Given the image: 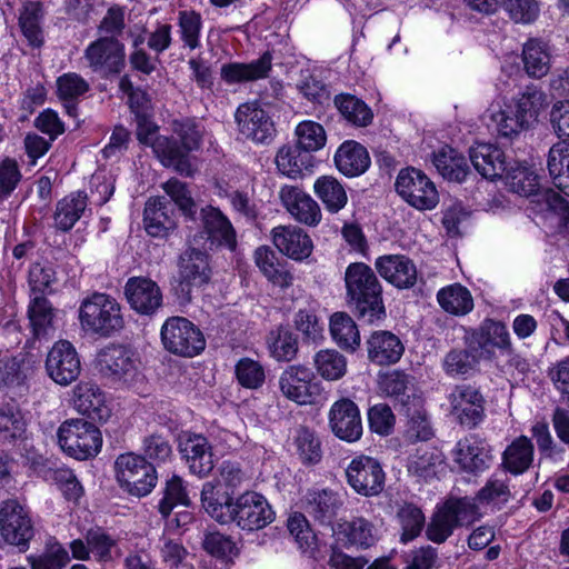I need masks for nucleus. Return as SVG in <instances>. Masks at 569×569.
Returning <instances> with one entry per match:
<instances>
[{
    "instance_id": "nucleus-14",
    "label": "nucleus",
    "mask_w": 569,
    "mask_h": 569,
    "mask_svg": "<svg viewBox=\"0 0 569 569\" xmlns=\"http://www.w3.org/2000/svg\"><path fill=\"white\" fill-rule=\"evenodd\" d=\"M348 485L365 497L378 496L385 488L386 475L380 462L369 456L353 458L346 469Z\"/></svg>"
},
{
    "instance_id": "nucleus-58",
    "label": "nucleus",
    "mask_w": 569,
    "mask_h": 569,
    "mask_svg": "<svg viewBox=\"0 0 569 569\" xmlns=\"http://www.w3.org/2000/svg\"><path fill=\"white\" fill-rule=\"evenodd\" d=\"M178 28L184 47L194 50L200 47L202 29L201 14L194 10H182L178 13Z\"/></svg>"
},
{
    "instance_id": "nucleus-8",
    "label": "nucleus",
    "mask_w": 569,
    "mask_h": 569,
    "mask_svg": "<svg viewBox=\"0 0 569 569\" xmlns=\"http://www.w3.org/2000/svg\"><path fill=\"white\" fill-rule=\"evenodd\" d=\"M161 340L168 351L183 357H194L206 347L200 329L183 317H170L164 321Z\"/></svg>"
},
{
    "instance_id": "nucleus-45",
    "label": "nucleus",
    "mask_w": 569,
    "mask_h": 569,
    "mask_svg": "<svg viewBox=\"0 0 569 569\" xmlns=\"http://www.w3.org/2000/svg\"><path fill=\"white\" fill-rule=\"evenodd\" d=\"M480 362L478 357L466 346V349H451L442 359V369L450 378H465L471 376Z\"/></svg>"
},
{
    "instance_id": "nucleus-47",
    "label": "nucleus",
    "mask_w": 569,
    "mask_h": 569,
    "mask_svg": "<svg viewBox=\"0 0 569 569\" xmlns=\"http://www.w3.org/2000/svg\"><path fill=\"white\" fill-rule=\"evenodd\" d=\"M54 309L49 300L42 296H36L29 305L28 317L36 338H42L53 329Z\"/></svg>"
},
{
    "instance_id": "nucleus-38",
    "label": "nucleus",
    "mask_w": 569,
    "mask_h": 569,
    "mask_svg": "<svg viewBox=\"0 0 569 569\" xmlns=\"http://www.w3.org/2000/svg\"><path fill=\"white\" fill-rule=\"evenodd\" d=\"M316 196L327 211L337 213L348 203V194L342 183L332 176H321L313 184Z\"/></svg>"
},
{
    "instance_id": "nucleus-44",
    "label": "nucleus",
    "mask_w": 569,
    "mask_h": 569,
    "mask_svg": "<svg viewBox=\"0 0 569 569\" xmlns=\"http://www.w3.org/2000/svg\"><path fill=\"white\" fill-rule=\"evenodd\" d=\"M330 333L341 349L355 351L360 346L358 327L346 312H336L331 316Z\"/></svg>"
},
{
    "instance_id": "nucleus-6",
    "label": "nucleus",
    "mask_w": 569,
    "mask_h": 569,
    "mask_svg": "<svg viewBox=\"0 0 569 569\" xmlns=\"http://www.w3.org/2000/svg\"><path fill=\"white\" fill-rule=\"evenodd\" d=\"M34 536L33 522L29 510L16 499L0 503V538L4 543L24 552Z\"/></svg>"
},
{
    "instance_id": "nucleus-20",
    "label": "nucleus",
    "mask_w": 569,
    "mask_h": 569,
    "mask_svg": "<svg viewBox=\"0 0 569 569\" xmlns=\"http://www.w3.org/2000/svg\"><path fill=\"white\" fill-rule=\"evenodd\" d=\"M329 426L341 440H359L362 436V421L358 406L347 398L336 401L329 411Z\"/></svg>"
},
{
    "instance_id": "nucleus-57",
    "label": "nucleus",
    "mask_w": 569,
    "mask_h": 569,
    "mask_svg": "<svg viewBox=\"0 0 569 569\" xmlns=\"http://www.w3.org/2000/svg\"><path fill=\"white\" fill-rule=\"evenodd\" d=\"M190 505V498L181 477L173 475L167 480L163 497L159 502V512L167 518L174 507Z\"/></svg>"
},
{
    "instance_id": "nucleus-2",
    "label": "nucleus",
    "mask_w": 569,
    "mask_h": 569,
    "mask_svg": "<svg viewBox=\"0 0 569 569\" xmlns=\"http://www.w3.org/2000/svg\"><path fill=\"white\" fill-rule=\"evenodd\" d=\"M81 328L100 337H111L124 328L122 307L118 300L102 292L83 299L79 308Z\"/></svg>"
},
{
    "instance_id": "nucleus-64",
    "label": "nucleus",
    "mask_w": 569,
    "mask_h": 569,
    "mask_svg": "<svg viewBox=\"0 0 569 569\" xmlns=\"http://www.w3.org/2000/svg\"><path fill=\"white\" fill-rule=\"evenodd\" d=\"M547 167L552 183L558 187V179L569 171V142L563 140L555 143L548 153Z\"/></svg>"
},
{
    "instance_id": "nucleus-27",
    "label": "nucleus",
    "mask_w": 569,
    "mask_h": 569,
    "mask_svg": "<svg viewBox=\"0 0 569 569\" xmlns=\"http://www.w3.org/2000/svg\"><path fill=\"white\" fill-rule=\"evenodd\" d=\"M272 66V56L264 52L249 63L229 62L220 68V77L227 84L257 81L268 77Z\"/></svg>"
},
{
    "instance_id": "nucleus-25",
    "label": "nucleus",
    "mask_w": 569,
    "mask_h": 569,
    "mask_svg": "<svg viewBox=\"0 0 569 569\" xmlns=\"http://www.w3.org/2000/svg\"><path fill=\"white\" fill-rule=\"evenodd\" d=\"M377 272L399 289L412 288L417 282V268L405 254H385L375 261Z\"/></svg>"
},
{
    "instance_id": "nucleus-37",
    "label": "nucleus",
    "mask_w": 569,
    "mask_h": 569,
    "mask_svg": "<svg viewBox=\"0 0 569 569\" xmlns=\"http://www.w3.org/2000/svg\"><path fill=\"white\" fill-rule=\"evenodd\" d=\"M74 406L79 412L92 419H102L108 413L103 392L91 382L78 385L74 392Z\"/></svg>"
},
{
    "instance_id": "nucleus-34",
    "label": "nucleus",
    "mask_w": 569,
    "mask_h": 569,
    "mask_svg": "<svg viewBox=\"0 0 569 569\" xmlns=\"http://www.w3.org/2000/svg\"><path fill=\"white\" fill-rule=\"evenodd\" d=\"M335 107L345 121L356 128H365L372 123L373 112L361 99L349 93H340L335 97Z\"/></svg>"
},
{
    "instance_id": "nucleus-16",
    "label": "nucleus",
    "mask_w": 569,
    "mask_h": 569,
    "mask_svg": "<svg viewBox=\"0 0 569 569\" xmlns=\"http://www.w3.org/2000/svg\"><path fill=\"white\" fill-rule=\"evenodd\" d=\"M44 367L49 378L60 386L71 385L81 373L79 355L68 340H59L50 348Z\"/></svg>"
},
{
    "instance_id": "nucleus-43",
    "label": "nucleus",
    "mask_w": 569,
    "mask_h": 569,
    "mask_svg": "<svg viewBox=\"0 0 569 569\" xmlns=\"http://www.w3.org/2000/svg\"><path fill=\"white\" fill-rule=\"evenodd\" d=\"M31 362L27 353H18L0 360V386L3 389H14L27 380Z\"/></svg>"
},
{
    "instance_id": "nucleus-35",
    "label": "nucleus",
    "mask_w": 569,
    "mask_h": 569,
    "mask_svg": "<svg viewBox=\"0 0 569 569\" xmlns=\"http://www.w3.org/2000/svg\"><path fill=\"white\" fill-rule=\"evenodd\" d=\"M533 461V445L526 436L516 438L503 451L502 466L512 475L527 471Z\"/></svg>"
},
{
    "instance_id": "nucleus-59",
    "label": "nucleus",
    "mask_w": 569,
    "mask_h": 569,
    "mask_svg": "<svg viewBox=\"0 0 569 569\" xmlns=\"http://www.w3.org/2000/svg\"><path fill=\"white\" fill-rule=\"evenodd\" d=\"M27 560L31 569H63L70 561L67 549L58 541L48 543L40 556L30 555Z\"/></svg>"
},
{
    "instance_id": "nucleus-24",
    "label": "nucleus",
    "mask_w": 569,
    "mask_h": 569,
    "mask_svg": "<svg viewBox=\"0 0 569 569\" xmlns=\"http://www.w3.org/2000/svg\"><path fill=\"white\" fill-rule=\"evenodd\" d=\"M279 198L296 221L309 227H315L321 221L319 204L302 189L283 186L279 191Z\"/></svg>"
},
{
    "instance_id": "nucleus-51",
    "label": "nucleus",
    "mask_w": 569,
    "mask_h": 569,
    "mask_svg": "<svg viewBox=\"0 0 569 569\" xmlns=\"http://www.w3.org/2000/svg\"><path fill=\"white\" fill-rule=\"evenodd\" d=\"M298 146H282L276 154V164L279 172L289 178H297L308 167L310 156Z\"/></svg>"
},
{
    "instance_id": "nucleus-56",
    "label": "nucleus",
    "mask_w": 569,
    "mask_h": 569,
    "mask_svg": "<svg viewBox=\"0 0 569 569\" xmlns=\"http://www.w3.org/2000/svg\"><path fill=\"white\" fill-rule=\"evenodd\" d=\"M457 527L470 526L481 513L473 498H450L442 505Z\"/></svg>"
},
{
    "instance_id": "nucleus-31",
    "label": "nucleus",
    "mask_w": 569,
    "mask_h": 569,
    "mask_svg": "<svg viewBox=\"0 0 569 569\" xmlns=\"http://www.w3.org/2000/svg\"><path fill=\"white\" fill-rule=\"evenodd\" d=\"M220 483L207 481L203 483L200 500L204 511L220 523L231 522L233 500L229 491H222Z\"/></svg>"
},
{
    "instance_id": "nucleus-10",
    "label": "nucleus",
    "mask_w": 569,
    "mask_h": 569,
    "mask_svg": "<svg viewBox=\"0 0 569 569\" xmlns=\"http://www.w3.org/2000/svg\"><path fill=\"white\" fill-rule=\"evenodd\" d=\"M138 365L134 352L123 346L106 347L97 357V368L103 377L128 387H134L142 380Z\"/></svg>"
},
{
    "instance_id": "nucleus-7",
    "label": "nucleus",
    "mask_w": 569,
    "mask_h": 569,
    "mask_svg": "<svg viewBox=\"0 0 569 569\" xmlns=\"http://www.w3.org/2000/svg\"><path fill=\"white\" fill-rule=\"evenodd\" d=\"M117 479L130 495L147 496L157 483L156 468L144 457L128 452L116 460Z\"/></svg>"
},
{
    "instance_id": "nucleus-48",
    "label": "nucleus",
    "mask_w": 569,
    "mask_h": 569,
    "mask_svg": "<svg viewBox=\"0 0 569 569\" xmlns=\"http://www.w3.org/2000/svg\"><path fill=\"white\" fill-rule=\"evenodd\" d=\"M528 127L537 121L540 112L548 106L545 92L537 87H527L511 104Z\"/></svg>"
},
{
    "instance_id": "nucleus-4",
    "label": "nucleus",
    "mask_w": 569,
    "mask_h": 569,
    "mask_svg": "<svg viewBox=\"0 0 569 569\" xmlns=\"http://www.w3.org/2000/svg\"><path fill=\"white\" fill-rule=\"evenodd\" d=\"M157 127L146 117H138L137 138L152 148L160 162L168 168H173L182 176L191 177L194 172L191 159L178 147V141L156 133Z\"/></svg>"
},
{
    "instance_id": "nucleus-39",
    "label": "nucleus",
    "mask_w": 569,
    "mask_h": 569,
    "mask_svg": "<svg viewBox=\"0 0 569 569\" xmlns=\"http://www.w3.org/2000/svg\"><path fill=\"white\" fill-rule=\"evenodd\" d=\"M87 194L71 193L61 199L56 207L54 226L61 231H69L81 218L87 208Z\"/></svg>"
},
{
    "instance_id": "nucleus-52",
    "label": "nucleus",
    "mask_w": 569,
    "mask_h": 569,
    "mask_svg": "<svg viewBox=\"0 0 569 569\" xmlns=\"http://www.w3.org/2000/svg\"><path fill=\"white\" fill-rule=\"evenodd\" d=\"M42 19V6L40 2H27L19 17V24L23 36L32 47H41L43 43L40 21Z\"/></svg>"
},
{
    "instance_id": "nucleus-21",
    "label": "nucleus",
    "mask_w": 569,
    "mask_h": 569,
    "mask_svg": "<svg viewBox=\"0 0 569 569\" xmlns=\"http://www.w3.org/2000/svg\"><path fill=\"white\" fill-rule=\"evenodd\" d=\"M200 219L210 248H227L233 251L237 247L236 230L219 208L206 206L200 211Z\"/></svg>"
},
{
    "instance_id": "nucleus-26",
    "label": "nucleus",
    "mask_w": 569,
    "mask_h": 569,
    "mask_svg": "<svg viewBox=\"0 0 569 569\" xmlns=\"http://www.w3.org/2000/svg\"><path fill=\"white\" fill-rule=\"evenodd\" d=\"M180 452L189 471L200 478L214 468L212 447L202 435H187L180 441Z\"/></svg>"
},
{
    "instance_id": "nucleus-11",
    "label": "nucleus",
    "mask_w": 569,
    "mask_h": 569,
    "mask_svg": "<svg viewBox=\"0 0 569 569\" xmlns=\"http://www.w3.org/2000/svg\"><path fill=\"white\" fill-rule=\"evenodd\" d=\"M398 194L418 210H432L439 202L435 183L420 170L406 168L400 170L396 180Z\"/></svg>"
},
{
    "instance_id": "nucleus-22",
    "label": "nucleus",
    "mask_w": 569,
    "mask_h": 569,
    "mask_svg": "<svg viewBox=\"0 0 569 569\" xmlns=\"http://www.w3.org/2000/svg\"><path fill=\"white\" fill-rule=\"evenodd\" d=\"M452 457L458 467L469 473L483 472L492 461L489 446L472 436L465 437L456 443Z\"/></svg>"
},
{
    "instance_id": "nucleus-5",
    "label": "nucleus",
    "mask_w": 569,
    "mask_h": 569,
    "mask_svg": "<svg viewBox=\"0 0 569 569\" xmlns=\"http://www.w3.org/2000/svg\"><path fill=\"white\" fill-rule=\"evenodd\" d=\"M210 279L211 268L208 254L197 249H188L178 261L174 293L180 302L189 303L194 290L207 284Z\"/></svg>"
},
{
    "instance_id": "nucleus-18",
    "label": "nucleus",
    "mask_w": 569,
    "mask_h": 569,
    "mask_svg": "<svg viewBox=\"0 0 569 569\" xmlns=\"http://www.w3.org/2000/svg\"><path fill=\"white\" fill-rule=\"evenodd\" d=\"M279 388L283 397L302 406L313 403L319 396V383L313 372L305 366H289L279 377Z\"/></svg>"
},
{
    "instance_id": "nucleus-41",
    "label": "nucleus",
    "mask_w": 569,
    "mask_h": 569,
    "mask_svg": "<svg viewBox=\"0 0 569 569\" xmlns=\"http://www.w3.org/2000/svg\"><path fill=\"white\" fill-rule=\"evenodd\" d=\"M526 72L532 78H542L550 69V53L547 43L539 39H529L522 49Z\"/></svg>"
},
{
    "instance_id": "nucleus-9",
    "label": "nucleus",
    "mask_w": 569,
    "mask_h": 569,
    "mask_svg": "<svg viewBox=\"0 0 569 569\" xmlns=\"http://www.w3.org/2000/svg\"><path fill=\"white\" fill-rule=\"evenodd\" d=\"M465 343L480 361L496 359V350L510 351L511 338L507 326L497 320L486 319L477 329L465 336Z\"/></svg>"
},
{
    "instance_id": "nucleus-28",
    "label": "nucleus",
    "mask_w": 569,
    "mask_h": 569,
    "mask_svg": "<svg viewBox=\"0 0 569 569\" xmlns=\"http://www.w3.org/2000/svg\"><path fill=\"white\" fill-rule=\"evenodd\" d=\"M368 358L379 366L397 363L405 352L398 336L390 331H375L367 340Z\"/></svg>"
},
{
    "instance_id": "nucleus-29",
    "label": "nucleus",
    "mask_w": 569,
    "mask_h": 569,
    "mask_svg": "<svg viewBox=\"0 0 569 569\" xmlns=\"http://www.w3.org/2000/svg\"><path fill=\"white\" fill-rule=\"evenodd\" d=\"M144 229L151 237H164L176 228L173 210L164 197L150 198L144 206Z\"/></svg>"
},
{
    "instance_id": "nucleus-15",
    "label": "nucleus",
    "mask_w": 569,
    "mask_h": 569,
    "mask_svg": "<svg viewBox=\"0 0 569 569\" xmlns=\"http://www.w3.org/2000/svg\"><path fill=\"white\" fill-rule=\"evenodd\" d=\"M124 46L114 37H100L84 50V59L93 72L108 77L124 68Z\"/></svg>"
},
{
    "instance_id": "nucleus-36",
    "label": "nucleus",
    "mask_w": 569,
    "mask_h": 569,
    "mask_svg": "<svg viewBox=\"0 0 569 569\" xmlns=\"http://www.w3.org/2000/svg\"><path fill=\"white\" fill-rule=\"evenodd\" d=\"M439 306L452 316H466L473 309L471 292L460 283H452L437 292Z\"/></svg>"
},
{
    "instance_id": "nucleus-30",
    "label": "nucleus",
    "mask_w": 569,
    "mask_h": 569,
    "mask_svg": "<svg viewBox=\"0 0 569 569\" xmlns=\"http://www.w3.org/2000/svg\"><path fill=\"white\" fill-rule=\"evenodd\" d=\"M470 161L486 179L502 178L508 167L501 149L490 143H477L470 148Z\"/></svg>"
},
{
    "instance_id": "nucleus-54",
    "label": "nucleus",
    "mask_w": 569,
    "mask_h": 569,
    "mask_svg": "<svg viewBox=\"0 0 569 569\" xmlns=\"http://www.w3.org/2000/svg\"><path fill=\"white\" fill-rule=\"evenodd\" d=\"M317 372L326 380L341 379L347 372V359L336 350H320L315 356Z\"/></svg>"
},
{
    "instance_id": "nucleus-40",
    "label": "nucleus",
    "mask_w": 569,
    "mask_h": 569,
    "mask_svg": "<svg viewBox=\"0 0 569 569\" xmlns=\"http://www.w3.org/2000/svg\"><path fill=\"white\" fill-rule=\"evenodd\" d=\"M505 182L510 191L523 197L538 196L540 190L539 176L530 167L517 163L505 172Z\"/></svg>"
},
{
    "instance_id": "nucleus-12",
    "label": "nucleus",
    "mask_w": 569,
    "mask_h": 569,
    "mask_svg": "<svg viewBox=\"0 0 569 569\" xmlns=\"http://www.w3.org/2000/svg\"><path fill=\"white\" fill-rule=\"evenodd\" d=\"M231 522L242 530H260L270 525L274 512L268 500L256 491H246L233 501Z\"/></svg>"
},
{
    "instance_id": "nucleus-32",
    "label": "nucleus",
    "mask_w": 569,
    "mask_h": 569,
    "mask_svg": "<svg viewBox=\"0 0 569 569\" xmlns=\"http://www.w3.org/2000/svg\"><path fill=\"white\" fill-rule=\"evenodd\" d=\"M335 163L342 174L357 177L367 171L370 166V157L362 144L347 140L337 149Z\"/></svg>"
},
{
    "instance_id": "nucleus-61",
    "label": "nucleus",
    "mask_w": 569,
    "mask_h": 569,
    "mask_svg": "<svg viewBox=\"0 0 569 569\" xmlns=\"http://www.w3.org/2000/svg\"><path fill=\"white\" fill-rule=\"evenodd\" d=\"M287 528L301 551L307 552L315 550L316 535L302 513L295 512L290 515L287 520Z\"/></svg>"
},
{
    "instance_id": "nucleus-17",
    "label": "nucleus",
    "mask_w": 569,
    "mask_h": 569,
    "mask_svg": "<svg viewBox=\"0 0 569 569\" xmlns=\"http://www.w3.org/2000/svg\"><path fill=\"white\" fill-rule=\"evenodd\" d=\"M234 119L240 133L256 143H270L276 137L272 119L257 101L240 104Z\"/></svg>"
},
{
    "instance_id": "nucleus-62",
    "label": "nucleus",
    "mask_w": 569,
    "mask_h": 569,
    "mask_svg": "<svg viewBox=\"0 0 569 569\" xmlns=\"http://www.w3.org/2000/svg\"><path fill=\"white\" fill-rule=\"evenodd\" d=\"M501 7L516 23H532L540 13V6L537 0H501Z\"/></svg>"
},
{
    "instance_id": "nucleus-63",
    "label": "nucleus",
    "mask_w": 569,
    "mask_h": 569,
    "mask_svg": "<svg viewBox=\"0 0 569 569\" xmlns=\"http://www.w3.org/2000/svg\"><path fill=\"white\" fill-rule=\"evenodd\" d=\"M456 526L443 506H439L426 528L427 538L435 543H443Z\"/></svg>"
},
{
    "instance_id": "nucleus-50",
    "label": "nucleus",
    "mask_w": 569,
    "mask_h": 569,
    "mask_svg": "<svg viewBox=\"0 0 569 569\" xmlns=\"http://www.w3.org/2000/svg\"><path fill=\"white\" fill-rule=\"evenodd\" d=\"M488 112L496 131L501 137L511 138L523 129L529 128L527 123L520 119V116L511 104L505 108L491 106Z\"/></svg>"
},
{
    "instance_id": "nucleus-46",
    "label": "nucleus",
    "mask_w": 569,
    "mask_h": 569,
    "mask_svg": "<svg viewBox=\"0 0 569 569\" xmlns=\"http://www.w3.org/2000/svg\"><path fill=\"white\" fill-rule=\"evenodd\" d=\"M442 462V453L438 449L425 445L409 457L408 471L419 478L429 479L436 476L437 469Z\"/></svg>"
},
{
    "instance_id": "nucleus-49",
    "label": "nucleus",
    "mask_w": 569,
    "mask_h": 569,
    "mask_svg": "<svg viewBox=\"0 0 569 569\" xmlns=\"http://www.w3.org/2000/svg\"><path fill=\"white\" fill-rule=\"evenodd\" d=\"M338 533H342L348 543L361 548H369L377 541L373 523L363 517L340 523Z\"/></svg>"
},
{
    "instance_id": "nucleus-55",
    "label": "nucleus",
    "mask_w": 569,
    "mask_h": 569,
    "mask_svg": "<svg viewBox=\"0 0 569 569\" xmlns=\"http://www.w3.org/2000/svg\"><path fill=\"white\" fill-rule=\"evenodd\" d=\"M254 262L260 271L274 284L288 286L289 274L280 268L277 254L271 248L267 246L257 248Z\"/></svg>"
},
{
    "instance_id": "nucleus-60",
    "label": "nucleus",
    "mask_w": 569,
    "mask_h": 569,
    "mask_svg": "<svg viewBox=\"0 0 569 569\" xmlns=\"http://www.w3.org/2000/svg\"><path fill=\"white\" fill-rule=\"evenodd\" d=\"M296 136L297 146L306 153L320 150L327 141L323 127L311 120L300 122L296 128Z\"/></svg>"
},
{
    "instance_id": "nucleus-1",
    "label": "nucleus",
    "mask_w": 569,
    "mask_h": 569,
    "mask_svg": "<svg viewBox=\"0 0 569 569\" xmlns=\"http://www.w3.org/2000/svg\"><path fill=\"white\" fill-rule=\"evenodd\" d=\"M345 283L347 302L358 318L372 323L386 316L382 286L371 267L365 262L350 263Z\"/></svg>"
},
{
    "instance_id": "nucleus-53",
    "label": "nucleus",
    "mask_w": 569,
    "mask_h": 569,
    "mask_svg": "<svg viewBox=\"0 0 569 569\" xmlns=\"http://www.w3.org/2000/svg\"><path fill=\"white\" fill-rule=\"evenodd\" d=\"M401 527L400 541L407 543L416 539L425 527L426 518L422 510L413 503H405L397 511Z\"/></svg>"
},
{
    "instance_id": "nucleus-3",
    "label": "nucleus",
    "mask_w": 569,
    "mask_h": 569,
    "mask_svg": "<svg viewBox=\"0 0 569 569\" xmlns=\"http://www.w3.org/2000/svg\"><path fill=\"white\" fill-rule=\"evenodd\" d=\"M62 451L77 460L96 457L102 446L98 427L84 419H70L62 422L57 432Z\"/></svg>"
},
{
    "instance_id": "nucleus-13",
    "label": "nucleus",
    "mask_w": 569,
    "mask_h": 569,
    "mask_svg": "<svg viewBox=\"0 0 569 569\" xmlns=\"http://www.w3.org/2000/svg\"><path fill=\"white\" fill-rule=\"evenodd\" d=\"M450 415L461 426L477 427L485 418L486 400L480 390L472 385H457L448 395Z\"/></svg>"
},
{
    "instance_id": "nucleus-33",
    "label": "nucleus",
    "mask_w": 569,
    "mask_h": 569,
    "mask_svg": "<svg viewBox=\"0 0 569 569\" xmlns=\"http://www.w3.org/2000/svg\"><path fill=\"white\" fill-rule=\"evenodd\" d=\"M342 505L340 495L330 489H313L306 495L307 511L323 525L331 523Z\"/></svg>"
},
{
    "instance_id": "nucleus-42",
    "label": "nucleus",
    "mask_w": 569,
    "mask_h": 569,
    "mask_svg": "<svg viewBox=\"0 0 569 569\" xmlns=\"http://www.w3.org/2000/svg\"><path fill=\"white\" fill-rule=\"evenodd\" d=\"M433 164L445 179L456 182H462L470 171L466 158L450 147L435 154Z\"/></svg>"
},
{
    "instance_id": "nucleus-23",
    "label": "nucleus",
    "mask_w": 569,
    "mask_h": 569,
    "mask_svg": "<svg viewBox=\"0 0 569 569\" xmlns=\"http://www.w3.org/2000/svg\"><path fill=\"white\" fill-rule=\"evenodd\" d=\"M271 239L280 253L296 261L307 259L313 250L310 236L297 226L274 227L271 230Z\"/></svg>"
},
{
    "instance_id": "nucleus-19",
    "label": "nucleus",
    "mask_w": 569,
    "mask_h": 569,
    "mask_svg": "<svg viewBox=\"0 0 569 569\" xmlns=\"http://www.w3.org/2000/svg\"><path fill=\"white\" fill-rule=\"evenodd\" d=\"M124 295L131 309L141 316H153L163 303L159 284L148 277L129 278Z\"/></svg>"
}]
</instances>
